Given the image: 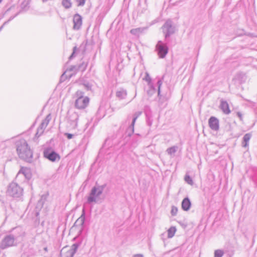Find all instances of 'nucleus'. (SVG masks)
Returning a JSON list of instances; mask_svg holds the SVG:
<instances>
[{
	"mask_svg": "<svg viewBox=\"0 0 257 257\" xmlns=\"http://www.w3.org/2000/svg\"><path fill=\"white\" fill-rule=\"evenodd\" d=\"M17 154L20 158L28 162H31L33 153L26 141L20 139L16 143Z\"/></svg>",
	"mask_w": 257,
	"mask_h": 257,
	"instance_id": "nucleus-1",
	"label": "nucleus"
},
{
	"mask_svg": "<svg viewBox=\"0 0 257 257\" xmlns=\"http://www.w3.org/2000/svg\"><path fill=\"white\" fill-rule=\"evenodd\" d=\"M18 183H19L15 181L9 184L7 190V193L9 196L18 198L22 195L23 188Z\"/></svg>",
	"mask_w": 257,
	"mask_h": 257,
	"instance_id": "nucleus-2",
	"label": "nucleus"
},
{
	"mask_svg": "<svg viewBox=\"0 0 257 257\" xmlns=\"http://www.w3.org/2000/svg\"><path fill=\"white\" fill-rule=\"evenodd\" d=\"M106 187V184L102 185H95L93 187L87 197V203L91 204L95 202L96 198L99 197L103 192L104 189Z\"/></svg>",
	"mask_w": 257,
	"mask_h": 257,
	"instance_id": "nucleus-3",
	"label": "nucleus"
},
{
	"mask_svg": "<svg viewBox=\"0 0 257 257\" xmlns=\"http://www.w3.org/2000/svg\"><path fill=\"white\" fill-rule=\"evenodd\" d=\"M32 174L30 169L22 167L16 177L15 181L21 184L29 180Z\"/></svg>",
	"mask_w": 257,
	"mask_h": 257,
	"instance_id": "nucleus-4",
	"label": "nucleus"
},
{
	"mask_svg": "<svg viewBox=\"0 0 257 257\" xmlns=\"http://www.w3.org/2000/svg\"><path fill=\"white\" fill-rule=\"evenodd\" d=\"M161 29L166 41L175 32V27L173 26V22L170 19H168L165 22Z\"/></svg>",
	"mask_w": 257,
	"mask_h": 257,
	"instance_id": "nucleus-5",
	"label": "nucleus"
},
{
	"mask_svg": "<svg viewBox=\"0 0 257 257\" xmlns=\"http://www.w3.org/2000/svg\"><path fill=\"white\" fill-rule=\"evenodd\" d=\"M43 156L45 158L52 162H58L60 159V155L50 147L44 149Z\"/></svg>",
	"mask_w": 257,
	"mask_h": 257,
	"instance_id": "nucleus-6",
	"label": "nucleus"
},
{
	"mask_svg": "<svg viewBox=\"0 0 257 257\" xmlns=\"http://www.w3.org/2000/svg\"><path fill=\"white\" fill-rule=\"evenodd\" d=\"M78 119V115L77 113L70 111H68L66 127L68 131L76 128L77 125Z\"/></svg>",
	"mask_w": 257,
	"mask_h": 257,
	"instance_id": "nucleus-7",
	"label": "nucleus"
},
{
	"mask_svg": "<svg viewBox=\"0 0 257 257\" xmlns=\"http://www.w3.org/2000/svg\"><path fill=\"white\" fill-rule=\"evenodd\" d=\"M156 51L160 58H164L169 52V47L167 43L160 40L156 45Z\"/></svg>",
	"mask_w": 257,
	"mask_h": 257,
	"instance_id": "nucleus-8",
	"label": "nucleus"
},
{
	"mask_svg": "<svg viewBox=\"0 0 257 257\" xmlns=\"http://www.w3.org/2000/svg\"><path fill=\"white\" fill-rule=\"evenodd\" d=\"M17 239V237L14 234H10L7 235L3 239L0 247L2 249H5L7 247L12 246L15 245V240Z\"/></svg>",
	"mask_w": 257,
	"mask_h": 257,
	"instance_id": "nucleus-9",
	"label": "nucleus"
},
{
	"mask_svg": "<svg viewBox=\"0 0 257 257\" xmlns=\"http://www.w3.org/2000/svg\"><path fill=\"white\" fill-rule=\"evenodd\" d=\"M142 114L141 111H137L134 114L133 116V119L131 122V123L129 125V126L127 128L125 134L127 137H131L132 135V134L134 132V125L136 123V120L137 118L139 117V116Z\"/></svg>",
	"mask_w": 257,
	"mask_h": 257,
	"instance_id": "nucleus-10",
	"label": "nucleus"
},
{
	"mask_svg": "<svg viewBox=\"0 0 257 257\" xmlns=\"http://www.w3.org/2000/svg\"><path fill=\"white\" fill-rule=\"evenodd\" d=\"M89 102L88 97H79L76 99L75 106L78 109H84L88 105Z\"/></svg>",
	"mask_w": 257,
	"mask_h": 257,
	"instance_id": "nucleus-11",
	"label": "nucleus"
},
{
	"mask_svg": "<svg viewBox=\"0 0 257 257\" xmlns=\"http://www.w3.org/2000/svg\"><path fill=\"white\" fill-rule=\"evenodd\" d=\"M208 124L210 128L215 131L219 128V120L215 116H211L208 119Z\"/></svg>",
	"mask_w": 257,
	"mask_h": 257,
	"instance_id": "nucleus-12",
	"label": "nucleus"
},
{
	"mask_svg": "<svg viewBox=\"0 0 257 257\" xmlns=\"http://www.w3.org/2000/svg\"><path fill=\"white\" fill-rule=\"evenodd\" d=\"M162 83L163 82L162 79H159L158 80L157 82V86L158 87V96L160 100L166 101L169 98L170 94H166L165 95L163 94H161V87L162 85Z\"/></svg>",
	"mask_w": 257,
	"mask_h": 257,
	"instance_id": "nucleus-13",
	"label": "nucleus"
},
{
	"mask_svg": "<svg viewBox=\"0 0 257 257\" xmlns=\"http://www.w3.org/2000/svg\"><path fill=\"white\" fill-rule=\"evenodd\" d=\"M79 70L78 66L72 65L69 69L65 70V80L69 79L72 76L74 75L76 72Z\"/></svg>",
	"mask_w": 257,
	"mask_h": 257,
	"instance_id": "nucleus-14",
	"label": "nucleus"
},
{
	"mask_svg": "<svg viewBox=\"0 0 257 257\" xmlns=\"http://www.w3.org/2000/svg\"><path fill=\"white\" fill-rule=\"evenodd\" d=\"M81 244V241H77L73 244L70 249L66 252L65 257H73Z\"/></svg>",
	"mask_w": 257,
	"mask_h": 257,
	"instance_id": "nucleus-15",
	"label": "nucleus"
},
{
	"mask_svg": "<svg viewBox=\"0 0 257 257\" xmlns=\"http://www.w3.org/2000/svg\"><path fill=\"white\" fill-rule=\"evenodd\" d=\"M73 22L74 24L73 28L79 30L82 25V18L79 14H76L73 16Z\"/></svg>",
	"mask_w": 257,
	"mask_h": 257,
	"instance_id": "nucleus-16",
	"label": "nucleus"
},
{
	"mask_svg": "<svg viewBox=\"0 0 257 257\" xmlns=\"http://www.w3.org/2000/svg\"><path fill=\"white\" fill-rule=\"evenodd\" d=\"M191 202L188 197H185L181 202V208L184 211H188L191 207Z\"/></svg>",
	"mask_w": 257,
	"mask_h": 257,
	"instance_id": "nucleus-17",
	"label": "nucleus"
},
{
	"mask_svg": "<svg viewBox=\"0 0 257 257\" xmlns=\"http://www.w3.org/2000/svg\"><path fill=\"white\" fill-rule=\"evenodd\" d=\"M220 108L224 114H228L230 113L229 105L227 102L225 100H221Z\"/></svg>",
	"mask_w": 257,
	"mask_h": 257,
	"instance_id": "nucleus-18",
	"label": "nucleus"
},
{
	"mask_svg": "<svg viewBox=\"0 0 257 257\" xmlns=\"http://www.w3.org/2000/svg\"><path fill=\"white\" fill-rule=\"evenodd\" d=\"M252 136L251 134L247 133L245 134L242 138V141L241 143L242 147L243 148H246L248 147L249 141Z\"/></svg>",
	"mask_w": 257,
	"mask_h": 257,
	"instance_id": "nucleus-19",
	"label": "nucleus"
},
{
	"mask_svg": "<svg viewBox=\"0 0 257 257\" xmlns=\"http://www.w3.org/2000/svg\"><path fill=\"white\" fill-rule=\"evenodd\" d=\"M127 95L126 90L124 89H120L116 92V96L119 99H125Z\"/></svg>",
	"mask_w": 257,
	"mask_h": 257,
	"instance_id": "nucleus-20",
	"label": "nucleus"
},
{
	"mask_svg": "<svg viewBox=\"0 0 257 257\" xmlns=\"http://www.w3.org/2000/svg\"><path fill=\"white\" fill-rule=\"evenodd\" d=\"M105 109L102 105H100L97 111L96 115L98 118H101L105 116Z\"/></svg>",
	"mask_w": 257,
	"mask_h": 257,
	"instance_id": "nucleus-21",
	"label": "nucleus"
},
{
	"mask_svg": "<svg viewBox=\"0 0 257 257\" xmlns=\"http://www.w3.org/2000/svg\"><path fill=\"white\" fill-rule=\"evenodd\" d=\"M246 77L245 74L243 72H238L235 76V79L238 80L241 83L245 82Z\"/></svg>",
	"mask_w": 257,
	"mask_h": 257,
	"instance_id": "nucleus-22",
	"label": "nucleus"
},
{
	"mask_svg": "<svg viewBox=\"0 0 257 257\" xmlns=\"http://www.w3.org/2000/svg\"><path fill=\"white\" fill-rule=\"evenodd\" d=\"M146 29L145 28H137L133 29L131 30L130 33L134 35L138 36L140 34L142 33Z\"/></svg>",
	"mask_w": 257,
	"mask_h": 257,
	"instance_id": "nucleus-23",
	"label": "nucleus"
},
{
	"mask_svg": "<svg viewBox=\"0 0 257 257\" xmlns=\"http://www.w3.org/2000/svg\"><path fill=\"white\" fill-rule=\"evenodd\" d=\"M46 127L47 126L42 122L40 126L38 128L37 132L36 134V137H39L43 133Z\"/></svg>",
	"mask_w": 257,
	"mask_h": 257,
	"instance_id": "nucleus-24",
	"label": "nucleus"
},
{
	"mask_svg": "<svg viewBox=\"0 0 257 257\" xmlns=\"http://www.w3.org/2000/svg\"><path fill=\"white\" fill-rule=\"evenodd\" d=\"M148 86L149 89L147 90V94L149 96H152L156 92V89L153 83L149 84Z\"/></svg>",
	"mask_w": 257,
	"mask_h": 257,
	"instance_id": "nucleus-25",
	"label": "nucleus"
},
{
	"mask_svg": "<svg viewBox=\"0 0 257 257\" xmlns=\"http://www.w3.org/2000/svg\"><path fill=\"white\" fill-rule=\"evenodd\" d=\"M176 231V228L175 226H171L168 230V237L172 238L174 236V234Z\"/></svg>",
	"mask_w": 257,
	"mask_h": 257,
	"instance_id": "nucleus-26",
	"label": "nucleus"
},
{
	"mask_svg": "<svg viewBox=\"0 0 257 257\" xmlns=\"http://www.w3.org/2000/svg\"><path fill=\"white\" fill-rule=\"evenodd\" d=\"M177 149L178 147L174 146L168 148L166 151L169 155H172L177 152Z\"/></svg>",
	"mask_w": 257,
	"mask_h": 257,
	"instance_id": "nucleus-27",
	"label": "nucleus"
},
{
	"mask_svg": "<svg viewBox=\"0 0 257 257\" xmlns=\"http://www.w3.org/2000/svg\"><path fill=\"white\" fill-rule=\"evenodd\" d=\"M85 220V209L83 208L82 210V213L81 216L78 219L77 222H80L81 224L83 225Z\"/></svg>",
	"mask_w": 257,
	"mask_h": 257,
	"instance_id": "nucleus-28",
	"label": "nucleus"
},
{
	"mask_svg": "<svg viewBox=\"0 0 257 257\" xmlns=\"http://www.w3.org/2000/svg\"><path fill=\"white\" fill-rule=\"evenodd\" d=\"M184 180L187 184L191 185H192L194 183L192 178L188 174L185 175L184 177Z\"/></svg>",
	"mask_w": 257,
	"mask_h": 257,
	"instance_id": "nucleus-29",
	"label": "nucleus"
},
{
	"mask_svg": "<svg viewBox=\"0 0 257 257\" xmlns=\"http://www.w3.org/2000/svg\"><path fill=\"white\" fill-rule=\"evenodd\" d=\"M77 51V47L76 46L74 47L73 48V52L68 58L69 61H71L74 57H75V56L76 55V54Z\"/></svg>",
	"mask_w": 257,
	"mask_h": 257,
	"instance_id": "nucleus-30",
	"label": "nucleus"
},
{
	"mask_svg": "<svg viewBox=\"0 0 257 257\" xmlns=\"http://www.w3.org/2000/svg\"><path fill=\"white\" fill-rule=\"evenodd\" d=\"M144 80H145L146 81L148 82V85L153 83L152 81V79L148 72H146L145 73V76L144 78Z\"/></svg>",
	"mask_w": 257,
	"mask_h": 257,
	"instance_id": "nucleus-31",
	"label": "nucleus"
},
{
	"mask_svg": "<svg viewBox=\"0 0 257 257\" xmlns=\"http://www.w3.org/2000/svg\"><path fill=\"white\" fill-rule=\"evenodd\" d=\"M224 254V252L221 249H217L214 251V257H222Z\"/></svg>",
	"mask_w": 257,
	"mask_h": 257,
	"instance_id": "nucleus-32",
	"label": "nucleus"
},
{
	"mask_svg": "<svg viewBox=\"0 0 257 257\" xmlns=\"http://www.w3.org/2000/svg\"><path fill=\"white\" fill-rule=\"evenodd\" d=\"M87 66V62L85 63L84 62H83L82 63H81V64H80L78 65L79 70H80L81 71H85Z\"/></svg>",
	"mask_w": 257,
	"mask_h": 257,
	"instance_id": "nucleus-33",
	"label": "nucleus"
},
{
	"mask_svg": "<svg viewBox=\"0 0 257 257\" xmlns=\"http://www.w3.org/2000/svg\"><path fill=\"white\" fill-rule=\"evenodd\" d=\"M144 112H145L146 116L152 115L151 108L149 106H145Z\"/></svg>",
	"mask_w": 257,
	"mask_h": 257,
	"instance_id": "nucleus-34",
	"label": "nucleus"
},
{
	"mask_svg": "<svg viewBox=\"0 0 257 257\" xmlns=\"http://www.w3.org/2000/svg\"><path fill=\"white\" fill-rule=\"evenodd\" d=\"M51 115H50V114H49L48 115H47V116L46 117L45 119H44L42 122H43V123L45 124V125L47 126L50 120H51Z\"/></svg>",
	"mask_w": 257,
	"mask_h": 257,
	"instance_id": "nucleus-35",
	"label": "nucleus"
},
{
	"mask_svg": "<svg viewBox=\"0 0 257 257\" xmlns=\"http://www.w3.org/2000/svg\"><path fill=\"white\" fill-rule=\"evenodd\" d=\"M178 212V208L175 206H172L171 210V214L172 216H175L177 215Z\"/></svg>",
	"mask_w": 257,
	"mask_h": 257,
	"instance_id": "nucleus-36",
	"label": "nucleus"
},
{
	"mask_svg": "<svg viewBox=\"0 0 257 257\" xmlns=\"http://www.w3.org/2000/svg\"><path fill=\"white\" fill-rule=\"evenodd\" d=\"M153 119L152 115L146 116V122L149 126H151L152 124Z\"/></svg>",
	"mask_w": 257,
	"mask_h": 257,
	"instance_id": "nucleus-37",
	"label": "nucleus"
},
{
	"mask_svg": "<svg viewBox=\"0 0 257 257\" xmlns=\"http://www.w3.org/2000/svg\"><path fill=\"white\" fill-rule=\"evenodd\" d=\"M64 76V71H63L61 74L60 79V82H59V83L56 86V89H58L59 88V87L60 86V83H61L62 82H63L64 81V80H63Z\"/></svg>",
	"mask_w": 257,
	"mask_h": 257,
	"instance_id": "nucleus-38",
	"label": "nucleus"
},
{
	"mask_svg": "<svg viewBox=\"0 0 257 257\" xmlns=\"http://www.w3.org/2000/svg\"><path fill=\"white\" fill-rule=\"evenodd\" d=\"M77 3V6L82 7L85 5L86 0H76Z\"/></svg>",
	"mask_w": 257,
	"mask_h": 257,
	"instance_id": "nucleus-39",
	"label": "nucleus"
},
{
	"mask_svg": "<svg viewBox=\"0 0 257 257\" xmlns=\"http://www.w3.org/2000/svg\"><path fill=\"white\" fill-rule=\"evenodd\" d=\"M83 86L84 88L87 91L91 90V85L88 82L84 83L83 84Z\"/></svg>",
	"mask_w": 257,
	"mask_h": 257,
	"instance_id": "nucleus-40",
	"label": "nucleus"
},
{
	"mask_svg": "<svg viewBox=\"0 0 257 257\" xmlns=\"http://www.w3.org/2000/svg\"><path fill=\"white\" fill-rule=\"evenodd\" d=\"M70 0H65V9H69L71 7Z\"/></svg>",
	"mask_w": 257,
	"mask_h": 257,
	"instance_id": "nucleus-41",
	"label": "nucleus"
},
{
	"mask_svg": "<svg viewBox=\"0 0 257 257\" xmlns=\"http://www.w3.org/2000/svg\"><path fill=\"white\" fill-rule=\"evenodd\" d=\"M14 17H11V18H10V19H9L8 21H7L5 22L3 24V25L0 27V32H1V31L2 30V29H3V28H4V26H5V25H6L7 24H8V23L10 21H11L12 19H14Z\"/></svg>",
	"mask_w": 257,
	"mask_h": 257,
	"instance_id": "nucleus-42",
	"label": "nucleus"
},
{
	"mask_svg": "<svg viewBox=\"0 0 257 257\" xmlns=\"http://www.w3.org/2000/svg\"><path fill=\"white\" fill-rule=\"evenodd\" d=\"M76 95L78 96V97H83L84 92H82V91L78 90V91L76 92Z\"/></svg>",
	"mask_w": 257,
	"mask_h": 257,
	"instance_id": "nucleus-43",
	"label": "nucleus"
},
{
	"mask_svg": "<svg viewBox=\"0 0 257 257\" xmlns=\"http://www.w3.org/2000/svg\"><path fill=\"white\" fill-rule=\"evenodd\" d=\"M65 136L68 139H71L73 138L74 135L70 133H65Z\"/></svg>",
	"mask_w": 257,
	"mask_h": 257,
	"instance_id": "nucleus-44",
	"label": "nucleus"
},
{
	"mask_svg": "<svg viewBox=\"0 0 257 257\" xmlns=\"http://www.w3.org/2000/svg\"><path fill=\"white\" fill-rule=\"evenodd\" d=\"M237 116L239 117L240 119L241 120L242 119V114L241 112H237Z\"/></svg>",
	"mask_w": 257,
	"mask_h": 257,
	"instance_id": "nucleus-45",
	"label": "nucleus"
},
{
	"mask_svg": "<svg viewBox=\"0 0 257 257\" xmlns=\"http://www.w3.org/2000/svg\"><path fill=\"white\" fill-rule=\"evenodd\" d=\"M147 8H144L142 9V10L141 11L140 10H139V12L141 11V13H144L146 12V11H147Z\"/></svg>",
	"mask_w": 257,
	"mask_h": 257,
	"instance_id": "nucleus-46",
	"label": "nucleus"
},
{
	"mask_svg": "<svg viewBox=\"0 0 257 257\" xmlns=\"http://www.w3.org/2000/svg\"><path fill=\"white\" fill-rule=\"evenodd\" d=\"M133 257H144L143 255L142 254H135Z\"/></svg>",
	"mask_w": 257,
	"mask_h": 257,
	"instance_id": "nucleus-47",
	"label": "nucleus"
},
{
	"mask_svg": "<svg viewBox=\"0 0 257 257\" xmlns=\"http://www.w3.org/2000/svg\"><path fill=\"white\" fill-rule=\"evenodd\" d=\"M62 5L64 7V0H62Z\"/></svg>",
	"mask_w": 257,
	"mask_h": 257,
	"instance_id": "nucleus-48",
	"label": "nucleus"
},
{
	"mask_svg": "<svg viewBox=\"0 0 257 257\" xmlns=\"http://www.w3.org/2000/svg\"><path fill=\"white\" fill-rule=\"evenodd\" d=\"M63 248H62V249L61 250V251H60V255H62V250H63Z\"/></svg>",
	"mask_w": 257,
	"mask_h": 257,
	"instance_id": "nucleus-49",
	"label": "nucleus"
},
{
	"mask_svg": "<svg viewBox=\"0 0 257 257\" xmlns=\"http://www.w3.org/2000/svg\"><path fill=\"white\" fill-rule=\"evenodd\" d=\"M135 136H137L138 137H140V135L139 134H135Z\"/></svg>",
	"mask_w": 257,
	"mask_h": 257,
	"instance_id": "nucleus-50",
	"label": "nucleus"
},
{
	"mask_svg": "<svg viewBox=\"0 0 257 257\" xmlns=\"http://www.w3.org/2000/svg\"><path fill=\"white\" fill-rule=\"evenodd\" d=\"M127 121H130L129 116L127 117Z\"/></svg>",
	"mask_w": 257,
	"mask_h": 257,
	"instance_id": "nucleus-51",
	"label": "nucleus"
},
{
	"mask_svg": "<svg viewBox=\"0 0 257 257\" xmlns=\"http://www.w3.org/2000/svg\"><path fill=\"white\" fill-rule=\"evenodd\" d=\"M64 230H63V231H62V235H63V234H64Z\"/></svg>",
	"mask_w": 257,
	"mask_h": 257,
	"instance_id": "nucleus-52",
	"label": "nucleus"
},
{
	"mask_svg": "<svg viewBox=\"0 0 257 257\" xmlns=\"http://www.w3.org/2000/svg\"><path fill=\"white\" fill-rule=\"evenodd\" d=\"M86 125L88 126L89 125V123H87L86 124Z\"/></svg>",
	"mask_w": 257,
	"mask_h": 257,
	"instance_id": "nucleus-53",
	"label": "nucleus"
}]
</instances>
